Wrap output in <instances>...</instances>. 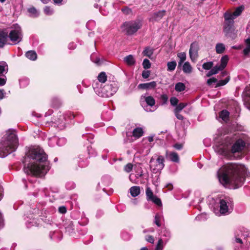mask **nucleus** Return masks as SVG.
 <instances>
[{"label":"nucleus","instance_id":"nucleus-52","mask_svg":"<svg viewBox=\"0 0 250 250\" xmlns=\"http://www.w3.org/2000/svg\"><path fill=\"white\" fill-rule=\"evenodd\" d=\"M150 74V72L149 70H144L142 72V77L144 79H147L148 78Z\"/></svg>","mask_w":250,"mask_h":250},{"label":"nucleus","instance_id":"nucleus-25","mask_svg":"<svg viewBox=\"0 0 250 250\" xmlns=\"http://www.w3.org/2000/svg\"><path fill=\"white\" fill-rule=\"evenodd\" d=\"M228 61L229 57L227 55H225L221 58V64L220 65L218 66V67H219L221 70L224 69L225 67L226 66Z\"/></svg>","mask_w":250,"mask_h":250},{"label":"nucleus","instance_id":"nucleus-53","mask_svg":"<svg viewBox=\"0 0 250 250\" xmlns=\"http://www.w3.org/2000/svg\"><path fill=\"white\" fill-rule=\"evenodd\" d=\"M217 80L216 78L212 77L208 80L207 83L208 85H211L212 83H215L217 82Z\"/></svg>","mask_w":250,"mask_h":250},{"label":"nucleus","instance_id":"nucleus-62","mask_svg":"<svg viewBox=\"0 0 250 250\" xmlns=\"http://www.w3.org/2000/svg\"><path fill=\"white\" fill-rule=\"evenodd\" d=\"M5 92L3 89H0V100L2 99L4 96Z\"/></svg>","mask_w":250,"mask_h":250},{"label":"nucleus","instance_id":"nucleus-38","mask_svg":"<svg viewBox=\"0 0 250 250\" xmlns=\"http://www.w3.org/2000/svg\"><path fill=\"white\" fill-rule=\"evenodd\" d=\"M187 105V103H181L177 105L176 107L174 109V111L180 112Z\"/></svg>","mask_w":250,"mask_h":250},{"label":"nucleus","instance_id":"nucleus-22","mask_svg":"<svg viewBox=\"0 0 250 250\" xmlns=\"http://www.w3.org/2000/svg\"><path fill=\"white\" fill-rule=\"evenodd\" d=\"M177 57L179 59L178 66H181L183 62L186 61L187 56L185 52H180L177 54Z\"/></svg>","mask_w":250,"mask_h":250},{"label":"nucleus","instance_id":"nucleus-24","mask_svg":"<svg viewBox=\"0 0 250 250\" xmlns=\"http://www.w3.org/2000/svg\"><path fill=\"white\" fill-rule=\"evenodd\" d=\"M124 62L128 65H132L135 64V61L133 56L129 55L124 58Z\"/></svg>","mask_w":250,"mask_h":250},{"label":"nucleus","instance_id":"nucleus-9","mask_svg":"<svg viewBox=\"0 0 250 250\" xmlns=\"http://www.w3.org/2000/svg\"><path fill=\"white\" fill-rule=\"evenodd\" d=\"M142 24L139 20L126 21L121 26L122 31L128 35H132L141 28Z\"/></svg>","mask_w":250,"mask_h":250},{"label":"nucleus","instance_id":"nucleus-43","mask_svg":"<svg viewBox=\"0 0 250 250\" xmlns=\"http://www.w3.org/2000/svg\"><path fill=\"white\" fill-rule=\"evenodd\" d=\"M213 63L212 62H205L203 64V68L205 70H209L213 66Z\"/></svg>","mask_w":250,"mask_h":250},{"label":"nucleus","instance_id":"nucleus-37","mask_svg":"<svg viewBox=\"0 0 250 250\" xmlns=\"http://www.w3.org/2000/svg\"><path fill=\"white\" fill-rule=\"evenodd\" d=\"M67 224H68L67 226H64L66 231L68 232L69 233H72L74 229L72 222L71 221H69L67 222Z\"/></svg>","mask_w":250,"mask_h":250},{"label":"nucleus","instance_id":"nucleus-30","mask_svg":"<svg viewBox=\"0 0 250 250\" xmlns=\"http://www.w3.org/2000/svg\"><path fill=\"white\" fill-rule=\"evenodd\" d=\"M25 56L28 59L32 61L36 60L37 58V55L34 51H27L25 54Z\"/></svg>","mask_w":250,"mask_h":250},{"label":"nucleus","instance_id":"nucleus-13","mask_svg":"<svg viewBox=\"0 0 250 250\" xmlns=\"http://www.w3.org/2000/svg\"><path fill=\"white\" fill-rule=\"evenodd\" d=\"M65 117L64 114L59 113L56 116H54L52 122L60 127H63L65 124Z\"/></svg>","mask_w":250,"mask_h":250},{"label":"nucleus","instance_id":"nucleus-64","mask_svg":"<svg viewBox=\"0 0 250 250\" xmlns=\"http://www.w3.org/2000/svg\"><path fill=\"white\" fill-rule=\"evenodd\" d=\"M166 187L167 188H168V189L170 190H172V189L173 188V186L171 184H168L166 186Z\"/></svg>","mask_w":250,"mask_h":250},{"label":"nucleus","instance_id":"nucleus-46","mask_svg":"<svg viewBox=\"0 0 250 250\" xmlns=\"http://www.w3.org/2000/svg\"><path fill=\"white\" fill-rule=\"evenodd\" d=\"M133 168V165L131 163H128L124 167V170L126 172H130Z\"/></svg>","mask_w":250,"mask_h":250},{"label":"nucleus","instance_id":"nucleus-1","mask_svg":"<svg viewBox=\"0 0 250 250\" xmlns=\"http://www.w3.org/2000/svg\"><path fill=\"white\" fill-rule=\"evenodd\" d=\"M25 173L34 176L44 175L50 169L47 155L39 146L31 147L26 153L23 161Z\"/></svg>","mask_w":250,"mask_h":250},{"label":"nucleus","instance_id":"nucleus-60","mask_svg":"<svg viewBox=\"0 0 250 250\" xmlns=\"http://www.w3.org/2000/svg\"><path fill=\"white\" fill-rule=\"evenodd\" d=\"M6 82V78H0V86L4 85Z\"/></svg>","mask_w":250,"mask_h":250},{"label":"nucleus","instance_id":"nucleus-23","mask_svg":"<svg viewBox=\"0 0 250 250\" xmlns=\"http://www.w3.org/2000/svg\"><path fill=\"white\" fill-rule=\"evenodd\" d=\"M246 47L243 51V53L245 56H248L250 53V38L247 39L245 40Z\"/></svg>","mask_w":250,"mask_h":250},{"label":"nucleus","instance_id":"nucleus-48","mask_svg":"<svg viewBox=\"0 0 250 250\" xmlns=\"http://www.w3.org/2000/svg\"><path fill=\"white\" fill-rule=\"evenodd\" d=\"M53 104L55 106H58L61 104V101L58 98H54L52 99Z\"/></svg>","mask_w":250,"mask_h":250},{"label":"nucleus","instance_id":"nucleus-4","mask_svg":"<svg viewBox=\"0 0 250 250\" xmlns=\"http://www.w3.org/2000/svg\"><path fill=\"white\" fill-rule=\"evenodd\" d=\"M208 203L216 214L227 215L231 212L233 208L232 199L229 196H222L215 198L208 197Z\"/></svg>","mask_w":250,"mask_h":250},{"label":"nucleus","instance_id":"nucleus-20","mask_svg":"<svg viewBox=\"0 0 250 250\" xmlns=\"http://www.w3.org/2000/svg\"><path fill=\"white\" fill-rule=\"evenodd\" d=\"M129 191L132 197H136L140 193V188L139 186H133L130 188Z\"/></svg>","mask_w":250,"mask_h":250},{"label":"nucleus","instance_id":"nucleus-27","mask_svg":"<svg viewBox=\"0 0 250 250\" xmlns=\"http://www.w3.org/2000/svg\"><path fill=\"white\" fill-rule=\"evenodd\" d=\"M165 10H161L158 12H155L153 14V18L155 21H159L161 20L165 15Z\"/></svg>","mask_w":250,"mask_h":250},{"label":"nucleus","instance_id":"nucleus-10","mask_svg":"<svg viewBox=\"0 0 250 250\" xmlns=\"http://www.w3.org/2000/svg\"><path fill=\"white\" fill-rule=\"evenodd\" d=\"M9 40L13 44H16L21 42L22 39V34L21 27L18 24L13 25L8 31Z\"/></svg>","mask_w":250,"mask_h":250},{"label":"nucleus","instance_id":"nucleus-5","mask_svg":"<svg viewBox=\"0 0 250 250\" xmlns=\"http://www.w3.org/2000/svg\"><path fill=\"white\" fill-rule=\"evenodd\" d=\"M6 136L0 143V157L1 158L15 151L18 146V139L14 130H7Z\"/></svg>","mask_w":250,"mask_h":250},{"label":"nucleus","instance_id":"nucleus-57","mask_svg":"<svg viewBox=\"0 0 250 250\" xmlns=\"http://www.w3.org/2000/svg\"><path fill=\"white\" fill-rule=\"evenodd\" d=\"M122 11L125 14H129L131 12V9L127 7L123 8Z\"/></svg>","mask_w":250,"mask_h":250},{"label":"nucleus","instance_id":"nucleus-54","mask_svg":"<svg viewBox=\"0 0 250 250\" xmlns=\"http://www.w3.org/2000/svg\"><path fill=\"white\" fill-rule=\"evenodd\" d=\"M66 208L65 206H61L59 208V211L61 213H65L66 212Z\"/></svg>","mask_w":250,"mask_h":250},{"label":"nucleus","instance_id":"nucleus-34","mask_svg":"<svg viewBox=\"0 0 250 250\" xmlns=\"http://www.w3.org/2000/svg\"><path fill=\"white\" fill-rule=\"evenodd\" d=\"M220 70H221L219 67L215 66L213 67L209 71L207 74V77H210L212 75L217 74Z\"/></svg>","mask_w":250,"mask_h":250},{"label":"nucleus","instance_id":"nucleus-11","mask_svg":"<svg viewBox=\"0 0 250 250\" xmlns=\"http://www.w3.org/2000/svg\"><path fill=\"white\" fill-rule=\"evenodd\" d=\"M9 41L8 29H0V48H3L6 44H10Z\"/></svg>","mask_w":250,"mask_h":250},{"label":"nucleus","instance_id":"nucleus-47","mask_svg":"<svg viewBox=\"0 0 250 250\" xmlns=\"http://www.w3.org/2000/svg\"><path fill=\"white\" fill-rule=\"evenodd\" d=\"M195 219L197 221H204L207 219V215L206 214H201L197 216Z\"/></svg>","mask_w":250,"mask_h":250},{"label":"nucleus","instance_id":"nucleus-33","mask_svg":"<svg viewBox=\"0 0 250 250\" xmlns=\"http://www.w3.org/2000/svg\"><path fill=\"white\" fill-rule=\"evenodd\" d=\"M186 88L185 85L181 82H179L176 83L175 86V89L177 92H182L185 90Z\"/></svg>","mask_w":250,"mask_h":250},{"label":"nucleus","instance_id":"nucleus-6","mask_svg":"<svg viewBox=\"0 0 250 250\" xmlns=\"http://www.w3.org/2000/svg\"><path fill=\"white\" fill-rule=\"evenodd\" d=\"M93 87L95 92L102 97H109L113 96L118 89V84L116 82L112 81L103 86V83L94 82Z\"/></svg>","mask_w":250,"mask_h":250},{"label":"nucleus","instance_id":"nucleus-19","mask_svg":"<svg viewBox=\"0 0 250 250\" xmlns=\"http://www.w3.org/2000/svg\"><path fill=\"white\" fill-rule=\"evenodd\" d=\"M182 70L186 74H190L192 71V67L188 62H186L182 66Z\"/></svg>","mask_w":250,"mask_h":250},{"label":"nucleus","instance_id":"nucleus-16","mask_svg":"<svg viewBox=\"0 0 250 250\" xmlns=\"http://www.w3.org/2000/svg\"><path fill=\"white\" fill-rule=\"evenodd\" d=\"M161 238H164V241H167L170 237V231L166 228H162L161 230Z\"/></svg>","mask_w":250,"mask_h":250},{"label":"nucleus","instance_id":"nucleus-41","mask_svg":"<svg viewBox=\"0 0 250 250\" xmlns=\"http://www.w3.org/2000/svg\"><path fill=\"white\" fill-rule=\"evenodd\" d=\"M162 218V215L160 214H156L155 216L154 223L158 227L161 226L160 221Z\"/></svg>","mask_w":250,"mask_h":250},{"label":"nucleus","instance_id":"nucleus-42","mask_svg":"<svg viewBox=\"0 0 250 250\" xmlns=\"http://www.w3.org/2000/svg\"><path fill=\"white\" fill-rule=\"evenodd\" d=\"M142 65L145 69H148L151 66V63L147 59H145L143 62Z\"/></svg>","mask_w":250,"mask_h":250},{"label":"nucleus","instance_id":"nucleus-45","mask_svg":"<svg viewBox=\"0 0 250 250\" xmlns=\"http://www.w3.org/2000/svg\"><path fill=\"white\" fill-rule=\"evenodd\" d=\"M66 142V140L65 138L62 137L59 138L57 140V144L59 146H62L64 145Z\"/></svg>","mask_w":250,"mask_h":250},{"label":"nucleus","instance_id":"nucleus-35","mask_svg":"<svg viewBox=\"0 0 250 250\" xmlns=\"http://www.w3.org/2000/svg\"><path fill=\"white\" fill-rule=\"evenodd\" d=\"M146 193L147 201H150L155 196L151 188L148 187H146Z\"/></svg>","mask_w":250,"mask_h":250},{"label":"nucleus","instance_id":"nucleus-40","mask_svg":"<svg viewBox=\"0 0 250 250\" xmlns=\"http://www.w3.org/2000/svg\"><path fill=\"white\" fill-rule=\"evenodd\" d=\"M44 13L47 15H51L53 14L54 11L50 7L46 6L43 9Z\"/></svg>","mask_w":250,"mask_h":250},{"label":"nucleus","instance_id":"nucleus-36","mask_svg":"<svg viewBox=\"0 0 250 250\" xmlns=\"http://www.w3.org/2000/svg\"><path fill=\"white\" fill-rule=\"evenodd\" d=\"M167 70L168 71H173L176 66V62L175 61L169 62L167 63Z\"/></svg>","mask_w":250,"mask_h":250},{"label":"nucleus","instance_id":"nucleus-21","mask_svg":"<svg viewBox=\"0 0 250 250\" xmlns=\"http://www.w3.org/2000/svg\"><path fill=\"white\" fill-rule=\"evenodd\" d=\"M28 12L29 13V16L31 17L36 18L39 16L40 12L38 11L35 7L31 6L28 8Z\"/></svg>","mask_w":250,"mask_h":250},{"label":"nucleus","instance_id":"nucleus-44","mask_svg":"<svg viewBox=\"0 0 250 250\" xmlns=\"http://www.w3.org/2000/svg\"><path fill=\"white\" fill-rule=\"evenodd\" d=\"M150 201H152L154 203L159 206H162V202L160 199L156 196H154V197H153Z\"/></svg>","mask_w":250,"mask_h":250},{"label":"nucleus","instance_id":"nucleus-56","mask_svg":"<svg viewBox=\"0 0 250 250\" xmlns=\"http://www.w3.org/2000/svg\"><path fill=\"white\" fill-rule=\"evenodd\" d=\"M174 114L176 118L179 120H183L184 119V117L180 114H179L180 112L174 111Z\"/></svg>","mask_w":250,"mask_h":250},{"label":"nucleus","instance_id":"nucleus-18","mask_svg":"<svg viewBox=\"0 0 250 250\" xmlns=\"http://www.w3.org/2000/svg\"><path fill=\"white\" fill-rule=\"evenodd\" d=\"M143 98L145 99V101L148 105L152 107L155 105V100L153 97L151 96L147 97L142 96L141 99L142 100Z\"/></svg>","mask_w":250,"mask_h":250},{"label":"nucleus","instance_id":"nucleus-8","mask_svg":"<svg viewBox=\"0 0 250 250\" xmlns=\"http://www.w3.org/2000/svg\"><path fill=\"white\" fill-rule=\"evenodd\" d=\"M165 159L163 156L155 154L149 161V166L153 173H159L164 168Z\"/></svg>","mask_w":250,"mask_h":250},{"label":"nucleus","instance_id":"nucleus-12","mask_svg":"<svg viewBox=\"0 0 250 250\" xmlns=\"http://www.w3.org/2000/svg\"><path fill=\"white\" fill-rule=\"evenodd\" d=\"M198 43L197 42H193L190 44L189 54L190 58L192 62L195 61L198 57Z\"/></svg>","mask_w":250,"mask_h":250},{"label":"nucleus","instance_id":"nucleus-31","mask_svg":"<svg viewBox=\"0 0 250 250\" xmlns=\"http://www.w3.org/2000/svg\"><path fill=\"white\" fill-rule=\"evenodd\" d=\"M106 79L107 76L105 73L104 72H102L99 74L98 76V81H96V82H99L101 83H104L106 82Z\"/></svg>","mask_w":250,"mask_h":250},{"label":"nucleus","instance_id":"nucleus-3","mask_svg":"<svg viewBox=\"0 0 250 250\" xmlns=\"http://www.w3.org/2000/svg\"><path fill=\"white\" fill-rule=\"evenodd\" d=\"M246 143L241 139H237L234 135L224 136L217 140L213 149L218 155L229 159L234 158V154L241 152L244 148Z\"/></svg>","mask_w":250,"mask_h":250},{"label":"nucleus","instance_id":"nucleus-61","mask_svg":"<svg viewBox=\"0 0 250 250\" xmlns=\"http://www.w3.org/2000/svg\"><path fill=\"white\" fill-rule=\"evenodd\" d=\"M174 147L177 150H180L183 147V145L180 144H176L174 145Z\"/></svg>","mask_w":250,"mask_h":250},{"label":"nucleus","instance_id":"nucleus-17","mask_svg":"<svg viewBox=\"0 0 250 250\" xmlns=\"http://www.w3.org/2000/svg\"><path fill=\"white\" fill-rule=\"evenodd\" d=\"M144 131L142 127H136L133 130L132 136L136 138H139L143 135Z\"/></svg>","mask_w":250,"mask_h":250},{"label":"nucleus","instance_id":"nucleus-49","mask_svg":"<svg viewBox=\"0 0 250 250\" xmlns=\"http://www.w3.org/2000/svg\"><path fill=\"white\" fill-rule=\"evenodd\" d=\"M229 81V78H226L225 80H220L218 82L217 85L218 86L224 85L228 83Z\"/></svg>","mask_w":250,"mask_h":250},{"label":"nucleus","instance_id":"nucleus-2","mask_svg":"<svg viewBox=\"0 0 250 250\" xmlns=\"http://www.w3.org/2000/svg\"><path fill=\"white\" fill-rule=\"evenodd\" d=\"M249 174L245 166L235 163L225 164L217 172L219 182L224 186H231L234 188L241 187Z\"/></svg>","mask_w":250,"mask_h":250},{"label":"nucleus","instance_id":"nucleus-26","mask_svg":"<svg viewBox=\"0 0 250 250\" xmlns=\"http://www.w3.org/2000/svg\"><path fill=\"white\" fill-rule=\"evenodd\" d=\"M225 45L222 43H218L215 46V51L217 54H222L225 50Z\"/></svg>","mask_w":250,"mask_h":250},{"label":"nucleus","instance_id":"nucleus-14","mask_svg":"<svg viewBox=\"0 0 250 250\" xmlns=\"http://www.w3.org/2000/svg\"><path fill=\"white\" fill-rule=\"evenodd\" d=\"M157 86V83L155 81L149 83H140L138 85V89L149 90L154 89Z\"/></svg>","mask_w":250,"mask_h":250},{"label":"nucleus","instance_id":"nucleus-15","mask_svg":"<svg viewBox=\"0 0 250 250\" xmlns=\"http://www.w3.org/2000/svg\"><path fill=\"white\" fill-rule=\"evenodd\" d=\"M166 157L167 158L174 163L179 162V157L178 154L175 152H168L167 151L166 152Z\"/></svg>","mask_w":250,"mask_h":250},{"label":"nucleus","instance_id":"nucleus-28","mask_svg":"<svg viewBox=\"0 0 250 250\" xmlns=\"http://www.w3.org/2000/svg\"><path fill=\"white\" fill-rule=\"evenodd\" d=\"M154 49L150 47H146L143 51L142 54L144 56H147L150 58L153 54Z\"/></svg>","mask_w":250,"mask_h":250},{"label":"nucleus","instance_id":"nucleus-29","mask_svg":"<svg viewBox=\"0 0 250 250\" xmlns=\"http://www.w3.org/2000/svg\"><path fill=\"white\" fill-rule=\"evenodd\" d=\"M229 113L227 110H223L219 113V117L224 121L227 122L229 118Z\"/></svg>","mask_w":250,"mask_h":250},{"label":"nucleus","instance_id":"nucleus-7","mask_svg":"<svg viewBox=\"0 0 250 250\" xmlns=\"http://www.w3.org/2000/svg\"><path fill=\"white\" fill-rule=\"evenodd\" d=\"M244 9V7L243 5H241L237 7L233 13L227 12L224 14V32H228L229 31L233 24L234 19L240 16Z\"/></svg>","mask_w":250,"mask_h":250},{"label":"nucleus","instance_id":"nucleus-59","mask_svg":"<svg viewBox=\"0 0 250 250\" xmlns=\"http://www.w3.org/2000/svg\"><path fill=\"white\" fill-rule=\"evenodd\" d=\"M83 137H85L87 139V140L91 143L90 139H92L93 138V136L92 134H86V135H83Z\"/></svg>","mask_w":250,"mask_h":250},{"label":"nucleus","instance_id":"nucleus-63","mask_svg":"<svg viewBox=\"0 0 250 250\" xmlns=\"http://www.w3.org/2000/svg\"><path fill=\"white\" fill-rule=\"evenodd\" d=\"M68 47L69 49H73L75 47V45L74 44V43H70L68 45Z\"/></svg>","mask_w":250,"mask_h":250},{"label":"nucleus","instance_id":"nucleus-50","mask_svg":"<svg viewBox=\"0 0 250 250\" xmlns=\"http://www.w3.org/2000/svg\"><path fill=\"white\" fill-rule=\"evenodd\" d=\"M145 240L150 243L153 244L154 242V237L151 235H146L145 236Z\"/></svg>","mask_w":250,"mask_h":250},{"label":"nucleus","instance_id":"nucleus-51","mask_svg":"<svg viewBox=\"0 0 250 250\" xmlns=\"http://www.w3.org/2000/svg\"><path fill=\"white\" fill-rule=\"evenodd\" d=\"M170 102L172 105L175 106L178 103V100L177 98L173 97L170 98Z\"/></svg>","mask_w":250,"mask_h":250},{"label":"nucleus","instance_id":"nucleus-32","mask_svg":"<svg viewBox=\"0 0 250 250\" xmlns=\"http://www.w3.org/2000/svg\"><path fill=\"white\" fill-rule=\"evenodd\" d=\"M8 70L7 64L5 62H2L0 63V75L3 73H6Z\"/></svg>","mask_w":250,"mask_h":250},{"label":"nucleus","instance_id":"nucleus-58","mask_svg":"<svg viewBox=\"0 0 250 250\" xmlns=\"http://www.w3.org/2000/svg\"><path fill=\"white\" fill-rule=\"evenodd\" d=\"M81 159H82L81 158H80V160H81ZM78 165H79V166H82V167L87 166V162L86 161V160L85 159V161L83 160L82 161H79Z\"/></svg>","mask_w":250,"mask_h":250},{"label":"nucleus","instance_id":"nucleus-55","mask_svg":"<svg viewBox=\"0 0 250 250\" xmlns=\"http://www.w3.org/2000/svg\"><path fill=\"white\" fill-rule=\"evenodd\" d=\"M161 99L163 102V104H166L167 101L168 97L166 95L164 94V95H161Z\"/></svg>","mask_w":250,"mask_h":250},{"label":"nucleus","instance_id":"nucleus-39","mask_svg":"<svg viewBox=\"0 0 250 250\" xmlns=\"http://www.w3.org/2000/svg\"><path fill=\"white\" fill-rule=\"evenodd\" d=\"M163 242L162 238H160L158 242V243L156 246L155 250H162L163 249Z\"/></svg>","mask_w":250,"mask_h":250}]
</instances>
